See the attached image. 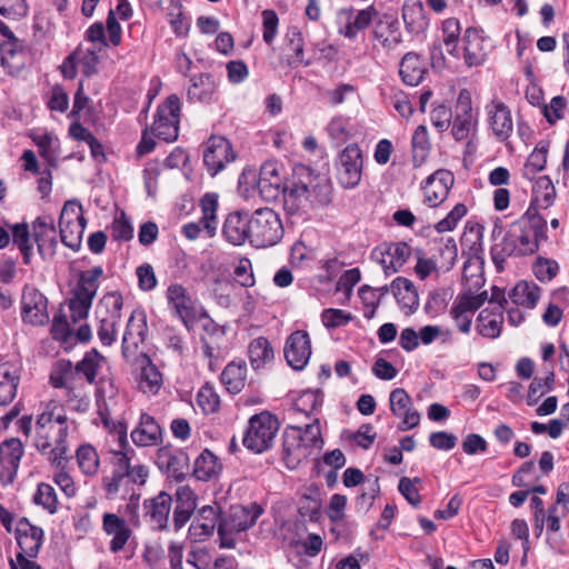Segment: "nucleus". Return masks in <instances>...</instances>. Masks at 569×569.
<instances>
[{
    "label": "nucleus",
    "instance_id": "nucleus-1",
    "mask_svg": "<svg viewBox=\"0 0 569 569\" xmlns=\"http://www.w3.org/2000/svg\"><path fill=\"white\" fill-rule=\"evenodd\" d=\"M331 193L332 186L327 174L298 163L292 169L291 178L284 183L283 207L291 216L307 213L313 207L330 203Z\"/></svg>",
    "mask_w": 569,
    "mask_h": 569
},
{
    "label": "nucleus",
    "instance_id": "nucleus-2",
    "mask_svg": "<svg viewBox=\"0 0 569 569\" xmlns=\"http://www.w3.org/2000/svg\"><path fill=\"white\" fill-rule=\"evenodd\" d=\"M68 418L57 402L47 403L36 421L34 446L42 453H50L53 465L59 467L67 450Z\"/></svg>",
    "mask_w": 569,
    "mask_h": 569
},
{
    "label": "nucleus",
    "instance_id": "nucleus-3",
    "mask_svg": "<svg viewBox=\"0 0 569 569\" xmlns=\"http://www.w3.org/2000/svg\"><path fill=\"white\" fill-rule=\"evenodd\" d=\"M533 209H527L520 219L512 222L507 233L521 250V256L532 254L539 249L541 241L547 240V221L536 216Z\"/></svg>",
    "mask_w": 569,
    "mask_h": 569
},
{
    "label": "nucleus",
    "instance_id": "nucleus-4",
    "mask_svg": "<svg viewBox=\"0 0 569 569\" xmlns=\"http://www.w3.org/2000/svg\"><path fill=\"white\" fill-rule=\"evenodd\" d=\"M180 110L179 97L170 94L158 107L154 121L150 130H143L140 142H154V138L162 142H174L178 139Z\"/></svg>",
    "mask_w": 569,
    "mask_h": 569
},
{
    "label": "nucleus",
    "instance_id": "nucleus-5",
    "mask_svg": "<svg viewBox=\"0 0 569 569\" xmlns=\"http://www.w3.org/2000/svg\"><path fill=\"white\" fill-rule=\"evenodd\" d=\"M263 509L256 502L249 506H231L227 513L222 515L218 526L220 547L232 549L236 547L234 535L253 527Z\"/></svg>",
    "mask_w": 569,
    "mask_h": 569
},
{
    "label": "nucleus",
    "instance_id": "nucleus-6",
    "mask_svg": "<svg viewBox=\"0 0 569 569\" xmlns=\"http://www.w3.org/2000/svg\"><path fill=\"white\" fill-rule=\"evenodd\" d=\"M249 242L256 248L277 244L283 237L281 219L270 208L257 209L249 218Z\"/></svg>",
    "mask_w": 569,
    "mask_h": 569
},
{
    "label": "nucleus",
    "instance_id": "nucleus-7",
    "mask_svg": "<svg viewBox=\"0 0 569 569\" xmlns=\"http://www.w3.org/2000/svg\"><path fill=\"white\" fill-rule=\"evenodd\" d=\"M123 298L120 292H107L96 310L99 320L98 337L102 345L111 346L116 341V327L121 319Z\"/></svg>",
    "mask_w": 569,
    "mask_h": 569
},
{
    "label": "nucleus",
    "instance_id": "nucleus-8",
    "mask_svg": "<svg viewBox=\"0 0 569 569\" xmlns=\"http://www.w3.org/2000/svg\"><path fill=\"white\" fill-rule=\"evenodd\" d=\"M279 430V421L268 411L254 415L249 420V428L243 445L256 453L268 450Z\"/></svg>",
    "mask_w": 569,
    "mask_h": 569
},
{
    "label": "nucleus",
    "instance_id": "nucleus-9",
    "mask_svg": "<svg viewBox=\"0 0 569 569\" xmlns=\"http://www.w3.org/2000/svg\"><path fill=\"white\" fill-rule=\"evenodd\" d=\"M82 207L77 200L64 203L59 218L60 238L62 243L78 251L86 228V219L81 213Z\"/></svg>",
    "mask_w": 569,
    "mask_h": 569
},
{
    "label": "nucleus",
    "instance_id": "nucleus-10",
    "mask_svg": "<svg viewBox=\"0 0 569 569\" xmlns=\"http://www.w3.org/2000/svg\"><path fill=\"white\" fill-rule=\"evenodd\" d=\"M363 167L362 151L359 144H347L337 161V179L339 183L351 189L359 184Z\"/></svg>",
    "mask_w": 569,
    "mask_h": 569
},
{
    "label": "nucleus",
    "instance_id": "nucleus-11",
    "mask_svg": "<svg viewBox=\"0 0 569 569\" xmlns=\"http://www.w3.org/2000/svg\"><path fill=\"white\" fill-rule=\"evenodd\" d=\"M16 539L20 552L17 553L16 560H9L10 569H20V556L27 559L28 557L34 558L38 556L42 545L43 531L41 528L31 525L27 518H23L18 522Z\"/></svg>",
    "mask_w": 569,
    "mask_h": 569
},
{
    "label": "nucleus",
    "instance_id": "nucleus-12",
    "mask_svg": "<svg viewBox=\"0 0 569 569\" xmlns=\"http://www.w3.org/2000/svg\"><path fill=\"white\" fill-rule=\"evenodd\" d=\"M48 299L37 288L26 284L21 296V318L24 323L44 326L49 322Z\"/></svg>",
    "mask_w": 569,
    "mask_h": 569
},
{
    "label": "nucleus",
    "instance_id": "nucleus-13",
    "mask_svg": "<svg viewBox=\"0 0 569 569\" xmlns=\"http://www.w3.org/2000/svg\"><path fill=\"white\" fill-rule=\"evenodd\" d=\"M200 207L202 217L199 222H190L182 227L183 236L190 240L197 239L202 230H204L210 238L213 237L217 231L218 196L216 193H206L200 200Z\"/></svg>",
    "mask_w": 569,
    "mask_h": 569
},
{
    "label": "nucleus",
    "instance_id": "nucleus-14",
    "mask_svg": "<svg viewBox=\"0 0 569 569\" xmlns=\"http://www.w3.org/2000/svg\"><path fill=\"white\" fill-rule=\"evenodd\" d=\"M412 249L407 242L382 243L375 248L371 258L383 268L387 276L397 272L411 256Z\"/></svg>",
    "mask_w": 569,
    "mask_h": 569
},
{
    "label": "nucleus",
    "instance_id": "nucleus-15",
    "mask_svg": "<svg viewBox=\"0 0 569 569\" xmlns=\"http://www.w3.org/2000/svg\"><path fill=\"white\" fill-rule=\"evenodd\" d=\"M148 327L143 312L133 311L128 320L126 331L122 338V356L127 362L134 363L138 359V348L143 343L147 337Z\"/></svg>",
    "mask_w": 569,
    "mask_h": 569
},
{
    "label": "nucleus",
    "instance_id": "nucleus-16",
    "mask_svg": "<svg viewBox=\"0 0 569 569\" xmlns=\"http://www.w3.org/2000/svg\"><path fill=\"white\" fill-rule=\"evenodd\" d=\"M455 183V176L451 171L439 169L430 174L421 184L423 201L435 208L440 206L448 197Z\"/></svg>",
    "mask_w": 569,
    "mask_h": 569
},
{
    "label": "nucleus",
    "instance_id": "nucleus-17",
    "mask_svg": "<svg viewBox=\"0 0 569 569\" xmlns=\"http://www.w3.org/2000/svg\"><path fill=\"white\" fill-rule=\"evenodd\" d=\"M284 358L295 370H301L308 363L311 356V341L305 330L293 331L284 345Z\"/></svg>",
    "mask_w": 569,
    "mask_h": 569
},
{
    "label": "nucleus",
    "instance_id": "nucleus-18",
    "mask_svg": "<svg viewBox=\"0 0 569 569\" xmlns=\"http://www.w3.org/2000/svg\"><path fill=\"white\" fill-rule=\"evenodd\" d=\"M389 401L392 415L402 419L399 430L406 431L419 425L420 413L413 409L412 399L405 389H393L390 392Z\"/></svg>",
    "mask_w": 569,
    "mask_h": 569
},
{
    "label": "nucleus",
    "instance_id": "nucleus-19",
    "mask_svg": "<svg viewBox=\"0 0 569 569\" xmlns=\"http://www.w3.org/2000/svg\"><path fill=\"white\" fill-rule=\"evenodd\" d=\"M257 188L261 198L268 202L276 201L281 196L284 199V184L274 162L267 161L261 166Z\"/></svg>",
    "mask_w": 569,
    "mask_h": 569
},
{
    "label": "nucleus",
    "instance_id": "nucleus-20",
    "mask_svg": "<svg viewBox=\"0 0 569 569\" xmlns=\"http://www.w3.org/2000/svg\"><path fill=\"white\" fill-rule=\"evenodd\" d=\"M0 63L11 77L18 76L24 69L27 52L17 37L0 42Z\"/></svg>",
    "mask_w": 569,
    "mask_h": 569
},
{
    "label": "nucleus",
    "instance_id": "nucleus-21",
    "mask_svg": "<svg viewBox=\"0 0 569 569\" xmlns=\"http://www.w3.org/2000/svg\"><path fill=\"white\" fill-rule=\"evenodd\" d=\"M310 455V450L301 442L299 430L288 427L282 437V459L286 466L296 469Z\"/></svg>",
    "mask_w": 569,
    "mask_h": 569
},
{
    "label": "nucleus",
    "instance_id": "nucleus-22",
    "mask_svg": "<svg viewBox=\"0 0 569 569\" xmlns=\"http://www.w3.org/2000/svg\"><path fill=\"white\" fill-rule=\"evenodd\" d=\"M157 465L170 477L180 481L184 479L189 471V457L187 452L182 450L172 451L171 449L163 447L157 452Z\"/></svg>",
    "mask_w": 569,
    "mask_h": 569
},
{
    "label": "nucleus",
    "instance_id": "nucleus-23",
    "mask_svg": "<svg viewBox=\"0 0 569 569\" xmlns=\"http://www.w3.org/2000/svg\"><path fill=\"white\" fill-rule=\"evenodd\" d=\"M502 234V227L496 224L492 229L491 237L495 243L491 247V260L497 269L501 272L505 270V263L510 257H521V250H518L517 244L512 242L507 231Z\"/></svg>",
    "mask_w": 569,
    "mask_h": 569
},
{
    "label": "nucleus",
    "instance_id": "nucleus-24",
    "mask_svg": "<svg viewBox=\"0 0 569 569\" xmlns=\"http://www.w3.org/2000/svg\"><path fill=\"white\" fill-rule=\"evenodd\" d=\"M222 512L220 506H203L199 509L191 526L190 533L198 539H204L213 535L218 529Z\"/></svg>",
    "mask_w": 569,
    "mask_h": 569
},
{
    "label": "nucleus",
    "instance_id": "nucleus-25",
    "mask_svg": "<svg viewBox=\"0 0 569 569\" xmlns=\"http://www.w3.org/2000/svg\"><path fill=\"white\" fill-rule=\"evenodd\" d=\"M237 159L232 144H210L203 152V163L211 177L217 176Z\"/></svg>",
    "mask_w": 569,
    "mask_h": 569
},
{
    "label": "nucleus",
    "instance_id": "nucleus-26",
    "mask_svg": "<svg viewBox=\"0 0 569 569\" xmlns=\"http://www.w3.org/2000/svg\"><path fill=\"white\" fill-rule=\"evenodd\" d=\"M373 37L378 39L385 48L392 49L402 42L399 31L398 18L392 13H383L376 20Z\"/></svg>",
    "mask_w": 569,
    "mask_h": 569
},
{
    "label": "nucleus",
    "instance_id": "nucleus-27",
    "mask_svg": "<svg viewBox=\"0 0 569 569\" xmlns=\"http://www.w3.org/2000/svg\"><path fill=\"white\" fill-rule=\"evenodd\" d=\"M490 127L497 138L507 140L513 129L512 118L508 107L499 101L492 100L487 106Z\"/></svg>",
    "mask_w": 569,
    "mask_h": 569
},
{
    "label": "nucleus",
    "instance_id": "nucleus-28",
    "mask_svg": "<svg viewBox=\"0 0 569 569\" xmlns=\"http://www.w3.org/2000/svg\"><path fill=\"white\" fill-rule=\"evenodd\" d=\"M102 528L107 535L112 536L110 541V550L112 552L121 551L132 533L122 518L110 512L103 515Z\"/></svg>",
    "mask_w": 569,
    "mask_h": 569
},
{
    "label": "nucleus",
    "instance_id": "nucleus-29",
    "mask_svg": "<svg viewBox=\"0 0 569 569\" xmlns=\"http://www.w3.org/2000/svg\"><path fill=\"white\" fill-rule=\"evenodd\" d=\"M428 72L423 58L416 52H407L399 63V76L410 87L418 86Z\"/></svg>",
    "mask_w": 569,
    "mask_h": 569
},
{
    "label": "nucleus",
    "instance_id": "nucleus-30",
    "mask_svg": "<svg viewBox=\"0 0 569 569\" xmlns=\"http://www.w3.org/2000/svg\"><path fill=\"white\" fill-rule=\"evenodd\" d=\"M503 323L502 305L492 306L480 311L477 317L476 329L485 338L495 339L501 333Z\"/></svg>",
    "mask_w": 569,
    "mask_h": 569
},
{
    "label": "nucleus",
    "instance_id": "nucleus-31",
    "mask_svg": "<svg viewBox=\"0 0 569 569\" xmlns=\"http://www.w3.org/2000/svg\"><path fill=\"white\" fill-rule=\"evenodd\" d=\"M131 439L137 446H157L162 440V431L152 416L142 413L138 427L131 431Z\"/></svg>",
    "mask_w": 569,
    "mask_h": 569
},
{
    "label": "nucleus",
    "instance_id": "nucleus-32",
    "mask_svg": "<svg viewBox=\"0 0 569 569\" xmlns=\"http://www.w3.org/2000/svg\"><path fill=\"white\" fill-rule=\"evenodd\" d=\"M249 217L239 211L231 212L224 220L222 233L226 240L234 246L249 241Z\"/></svg>",
    "mask_w": 569,
    "mask_h": 569
},
{
    "label": "nucleus",
    "instance_id": "nucleus-33",
    "mask_svg": "<svg viewBox=\"0 0 569 569\" xmlns=\"http://www.w3.org/2000/svg\"><path fill=\"white\" fill-rule=\"evenodd\" d=\"M390 289L399 307L406 310V313H412L417 310L419 296L411 280L405 277H398L391 282Z\"/></svg>",
    "mask_w": 569,
    "mask_h": 569
},
{
    "label": "nucleus",
    "instance_id": "nucleus-34",
    "mask_svg": "<svg viewBox=\"0 0 569 569\" xmlns=\"http://www.w3.org/2000/svg\"><path fill=\"white\" fill-rule=\"evenodd\" d=\"M167 298L177 316L188 326L194 319V308L187 289L181 284H171L167 290Z\"/></svg>",
    "mask_w": 569,
    "mask_h": 569
},
{
    "label": "nucleus",
    "instance_id": "nucleus-35",
    "mask_svg": "<svg viewBox=\"0 0 569 569\" xmlns=\"http://www.w3.org/2000/svg\"><path fill=\"white\" fill-rule=\"evenodd\" d=\"M187 97L191 102L209 103L216 93L217 83L211 73L204 72L190 78Z\"/></svg>",
    "mask_w": 569,
    "mask_h": 569
},
{
    "label": "nucleus",
    "instance_id": "nucleus-36",
    "mask_svg": "<svg viewBox=\"0 0 569 569\" xmlns=\"http://www.w3.org/2000/svg\"><path fill=\"white\" fill-rule=\"evenodd\" d=\"M171 502L172 497L164 491H161L154 498L144 501L143 506L146 515L150 517L152 522H154L158 530L167 528Z\"/></svg>",
    "mask_w": 569,
    "mask_h": 569
},
{
    "label": "nucleus",
    "instance_id": "nucleus-37",
    "mask_svg": "<svg viewBox=\"0 0 569 569\" xmlns=\"http://www.w3.org/2000/svg\"><path fill=\"white\" fill-rule=\"evenodd\" d=\"M557 192L556 188L548 176L539 177L532 187V199L528 209H533L536 216L539 209H548L555 202Z\"/></svg>",
    "mask_w": 569,
    "mask_h": 569
},
{
    "label": "nucleus",
    "instance_id": "nucleus-38",
    "mask_svg": "<svg viewBox=\"0 0 569 569\" xmlns=\"http://www.w3.org/2000/svg\"><path fill=\"white\" fill-rule=\"evenodd\" d=\"M197 507L196 496L188 487H181L176 492V507L173 510V525L174 529L182 528Z\"/></svg>",
    "mask_w": 569,
    "mask_h": 569
},
{
    "label": "nucleus",
    "instance_id": "nucleus-39",
    "mask_svg": "<svg viewBox=\"0 0 569 569\" xmlns=\"http://www.w3.org/2000/svg\"><path fill=\"white\" fill-rule=\"evenodd\" d=\"M33 238L38 244V251L41 256H44V247L47 242L49 243L52 253L54 252L58 241L52 217H38L33 221Z\"/></svg>",
    "mask_w": 569,
    "mask_h": 569
},
{
    "label": "nucleus",
    "instance_id": "nucleus-40",
    "mask_svg": "<svg viewBox=\"0 0 569 569\" xmlns=\"http://www.w3.org/2000/svg\"><path fill=\"white\" fill-rule=\"evenodd\" d=\"M463 58L468 67L480 66L483 62L485 53L482 52L483 39L480 31L475 27L466 29L463 34Z\"/></svg>",
    "mask_w": 569,
    "mask_h": 569
},
{
    "label": "nucleus",
    "instance_id": "nucleus-41",
    "mask_svg": "<svg viewBox=\"0 0 569 569\" xmlns=\"http://www.w3.org/2000/svg\"><path fill=\"white\" fill-rule=\"evenodd\" d=\"M221 382L230 393H239L246 386L247 365L244 361H232L226 366L221 373Z\"/></svg>",
    "mask_w": 569,
    "mask_h": 569
},
{
    "label": "nucleus",
    "instance_id": "nucleus-42",
    "mask_svg": "<svg viewBox=\"0 0 569 569\" xmlns=\"http://www.w3.org/2000/svg\"><path fill=\"white\" fill-rule=\"evenodd\" d=\"M222 470V465L218 457L209 449H204L196 459L193 475L198 480L208 481L217 477Z\"/></svg>",
    "mask_w": 569,
    "mask_h": 569
},
{
    "label": "nucleus",
    "instance_id": "nucleus-43",
    "mask_svg": "<svg viewBox=\"0 0 569 569\" xmlns=\"http://www.w3.org/2000/svg\"><path fill=\"white\" fill-rule=\"evenodd\" d=\"M286 49L292 52V56L288 58V64L290 67L302 63L310 66V60H305V40L302 32L297 27L289 28L284 36Z\"/></svg>",
    "mask_w": 569,
    "mask_h": 569
},
{
    "label": "nucleus",
    "instance_id": "nucleus-44",
    "mask_svg": "<svg viewBox=\"0 0 569 569\" xmlns=\"http://www.w3.org/2000/svg\"><path fill=\"white\" fill-rule=\"evenodd\" d=\"M102 359L103 357L96 349L86 352L84 357L73 367L74 377L83 376L89 385H93Z\"/></svg>",
    "mask_w": 569,
    "mask_h": 569
},
{
    "label": "nucleus",
    "instance_id": "nucleus-45",
    "mask_svg": "<svg viewBox=\"0 0 569 569\" xmlns=\"http://www.w3.org/2000/svg\"><path fill=\"white\" fill-rule=\"evenodd\" d=\"M248 353L253 369H260L273 359V349L264 337L253 339L249 345Z\"/></svg>",
    "mask_w": 569,
    "mask_h": 569
},
{
    "label": "nucleus",
    "instance_id": "nucleus-46",
    "mask_svg": "<svg viewBox=\"0 0 569 569\" xmlns=\"http://www.w3.org/2000/svg\"><path fill=\"white\" fill-rule=\"evenodd\" d=\"M23 455L22 443L19 439L11 438L0 445V462L12 470V476L17 472L21 457ZM12 481V479H10Z\"/></svg>",
    "mask_w": 569,
    "mask_h": 569
},
{
    "label": "nucleus",
    "instance_id": "nucleus-47",
    "mask_svg": "<svg viewBox=\"0 0 569 569\" xmlns=\"http://www.w3.org/2000/svg\"><path fill=\"white\" fill-rule=\"evenodd\" d=\"M510 298L517 306L535 308L540 298V288L527 281L518 282L510 292Z\"/></svg>",
    "mask_w": 569,
    "mask_h": 569
},
{
    "label": "nucleus",
    "instance_id": "nucleus-48",
    "mask_svg": "<svg viewBox=\"0 0 569 569\" xmlns=\"http://www.w3.org/2000/svg\"><path fill=\"white\" fill-rule=\"evenodd\" d=\"M76 380L73 365L68 359H60L54 362L49 382L56 389H62Z\"/></svg>",
    "mask_w": 569,
    "mask_h": 569
},
{
    "label": "nucleus",
    "instance_id": "nucleus-49",
    "mask_svg": "<svg viewBox=\"0 0 569 569\" xmlns=\"http://www.w3.org/2000/svg\"><path fill=\"white\" fill-rule=\"evenodd\" d=\"M379 12L376 10L373 6L368 7L367 9L360 10L355 20L352 22H348L345 26V30L341 31L346 38L355 39L357 33L361 30H365L369 24L379 18Z\"/></svg>",
    "mask_w": 569,
    "mask_h": 569
},
{
    "label": "nucleus",
    "instance_id": "nucleus-50",
    "mask_svg": "<svg viewBox=\"0 0 569 569\" xmlns=\"http://www.w3.org/2000/svg\"><path fill=\"white\" fill-rule=\"evenodd\" d=\"M119 442L121 449L119 451H114V459H113V473H117V477H124L127 478L131 468V458L133 455V449H127L128 441H127V432L121 431L119 433Z\"/></svg>",
    "mask_w": 569,
    "mask_h": 569
},
{
    "label": "nucleus",
    "instance_id": "nucleus-51",
    "mask_svg": "<svg viewBox=\"0 0 569 569\" xmlns=\"http://www.w3.org/2000/svg\"><path fill=\"white\" fill-rule=\"evenodd\" d=\"M236 289V284L227 277H216L211 282V295L216 302L222 308L231 306V296Z\"/></svg>",
    "mask_w": 569,
    "mask_h": 569
},
{
    "label": "nucleus",
    "instance_id": "nucleus-52",
    "mask_svg": "<svg viewBox=\"0 0 569 569\" xmlns=\"http://www.w3.org/2000/svg\"><path fill=\"white\" fill-rule=\"evenodd\" d=\"M102 273L101 267H93L90 270L82 271L73 292L93 299L98 290V280Z\"/></svg>",
    "mask_w": 569,
    "mask_h": 569
},
{
    "label": "nucleus",
    "instance_id": "nucleus-53",
    "mask_svg": "<svg viewBox=\"0 0 569 569\" xmlns=\"http://www.w3.org/2000/svg\"><path fill=\"white\" fill-rule=\"evenodd\" d=\"M555 387V372L553 370H549L545 379L542 378H533L529 386L528 396H527V405L535 406L538 403L539 399L553 390Z\"/></svg>",
    "mask_w": 569,
    "mask_h": 569
},
{
    "label": "nucleus",
    "instance_id": "nucleus-54",
    "mask_svg": "<svg viewBox=\"0 0 569 569\" xmlns=\"http://www.w3.org/2000/svg\"><path fill=\"white\" fill-rule=\"evenodd\" d=\"M33 502L37 506H41L50 515L58 511L59 501L54 488L46 482H41L37 487V491L33 496Z\"/></svg>",
    "mask_w": 569,
    "mask_h": 569
},
{
    "label": "nucleus",
    "instance_id": "nucleus-55",
    "mask_svg": "<svg viewBox=\"0 0 569 569\" xmlns=\"http://www.w3.org/2000/svg\"><path fill=\"white\" fill-rule=\"evenodd\" d=\"M402 18L407 30L412 33H420L427 29L428 21L421 4L417 7H403Z\"/></svg>",
    "mask_w": 569,
    "mask_h": 569
},
{
    "label": "nucleus",
    "instance_id": "nucleus-56",
    "mask_svg": "<svg viewBox=\"0 0 569 569\" xmlns=\"http://www.w3.org/2000/svg\"><path fill=\"white\" fill-rule=\"evenodd\" d=\"M290 428L299 430V433L301 436V442L306 445L307 449L310 450V453H312V450L315 448L322 447L323 439L321 437V427L318 418L303 428L293 426H291Z\"/></svg>",
    "mask_w": 569,
    "mask_h": 569
},
{
    "label": "nucleus",
    "instance_id": "nucleus-57",
    "mask_svg": "<svg viewBox=\"0 0 569 569\" xmlns=\"http://www.w3.org/2000/svg\"><path fill=\"white\" fill-rule=\"evenodd\" d=\"M79 468L84 475H96L99 468V456L90 445L80 446L77 450Z\"/></svg>",
    "mask_w": 569,
    "mask_h": 569
},
{
    "label": "nucleus",
    "instance_id": "nucleus-58",
    "mask_svg": "<svg viewBox=\"0 0 569 569\" xmlns=\"http://www.w3.org/2000/svg\"><path fill=\"white\" fill-rule=\"evenodd\" d=\"M547 146H541L540 148H536L528 157L523 169L522 174L525 178L531 180L535 174L545 169L547 163Z\"/></svg>",
    "mask_w": 569,
    "mask_h": 569
},
{
    "label": "nucleus",
    "instance_id": "nucleus-59",
    "mask_svg": "<svg viewBox=\"0 0 569 569\" xmlns=\"http://www.w3.org/2000/svg\"><path fill=\"white\" fill-rule=\"evenodd\" d=\"M13 243L22 253L24 264L31 261L30 231L27 223H17L12 227Z\"/></svg>",
    "mask_w": 569,
    "mask_h": 569
},
{
    "label": "nucleus",
    "instance_id": "nucleus-60",
    "mask_svg": "<svg viewBox=\"0 0 569 569\" xmlns=\"http://www.w3.org/2000/svg\"><path fill=\"white\" fill-rule=\"evenodd\" d=\"M91 298L86 296H81L77 292H73V297L69 300V309L71 311V320L72 322H78L87 319L89 310L92 305Z\"/></svg>",
    "mask_w": 569,
    "mask_h": 569
},
{
    "label": "nucleus",
    "instance_id": "nucleus-61",
    "mask_svg": "<svg viewBox=\"0 0 569 569\" xmlns=\"http://www.w3.org/2000/svg\"><path fill=\"white\" fill-rule=\"evenodd\" d=\"M467 212L468 209L463 203H457L452 210L436 224V230L439 233L452 231Z\"/></svg>",
    "mask_w": 569,
    "mask_h": 569
},
{
    "label": "nucleus",
    "instance_id": "nucleus-62",
    "mask_svg": "<svg viewBox=\"0 0 569 569\" xmlns=\"http://www.w3.org/2000/svg\"><path fill=\"white\" fill-rule=\"evenodd\" d=\"M476 123L472 114H457L452 122V136L457 141L469 139L475 130Z\"/></svg>",
    "mask_w": 569,
    "mask_h": 569
},
{
    "label": "nucleus",
    "instance_id": "nucleus-63",
    "mask_svg": "<svg viewBox=\"0 0 569 569\" xmlns=\"http://www.w3.org/2000/svg\"><path fill=\"white\" fill-rule=\"evenodd\" d=\"M567 104V99L562 96H556L549 104H543L542 114L548 123L555 124L558 120L562 119Z\"/></svg>",
    "mask_w": 569,
    "mask_h": 569
},
{
    "label": "nucleus",
    "instance_id": "nucleus-64",
    "mask_svg": "<svg viewBox=\"0 0 569 569\" xmlns=\"http://www.w3.org/2000/svg\"><path fill=\"white\" fill-rule=\"evenodd\" d=\"M452 306L455 307V313L458 316L461 312L473 313L481 307V300L477 299L475 293L469 288L467 291L456 298Z\"/></svg>",
    "mask_w": 569,
    "mask_h": 569
}]
</instances>
